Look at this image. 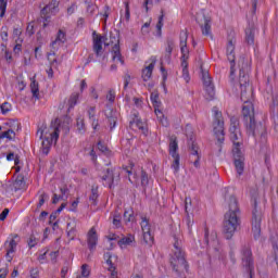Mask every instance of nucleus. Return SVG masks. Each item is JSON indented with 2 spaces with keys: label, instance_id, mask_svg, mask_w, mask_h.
Returning a JSON list of instances; mask_svg holds the SVG:
<instances>
[{
  "label": "nucleus",
  "instance_id": "1",
  "mask_svg": "<svg viewBox=\"0 0 278 278\" xmlns=\"http://www.w3.org/2000/svg\"><path fill=\"white\" fill-rule=\"evenodd\" d=\"M239 66V86L241 88V101L244 103L242 108L243 121L247 127V134L257 138L260 136L261 142H266V126L262 123L255 122V112L253 111V88L249 85V72L251 66L244 56H240L238 61Z\"/></svg>",
  "mask_w": 278,
  "mask_h": 278
},
{
  "label": "nucleus",
  "instance_id": "2",
  "mask_svg": "<svg viewBox=\"0 0 278 278\" xmlns=\"http://www.w3.org/2000/svg\"><path fill=\"white\" fill-rule=\"evenodd\" d=\"M241 211L238 204V198L230 195L228 200V212L224 215L223 236L226 240H231L236 231H240L242 219L240 217Z\"/></svg>",
  "mask_w": 278,
  "mask_h": 278
},
{
  "label": "nucleus",
  "instance_id": "3",
  "mask_svg": "<svg viewBox=\"0 0 278 278\" xmlns=\"http://www.w3.org/2000/svg\"><path fill=\"white\" fill-rule=\"evenodd\" d=\"M174 255L169 258V264L173 270L178 275V278H186L188 273V261H186V253L181 249V240L177 235H174Z\"/></svg>",
  "mask_w": 278,
  "mask_h": 278
},
{
  "label": "nucleus",
  "instance_id": "4",
  "mask_svg": "<svg viewBox=\"0 0 278 278\" xmlns=\"http://www.w3.org/2000/svg\"><path fill=\"white\" fill-rule=\"evenodd\" d=\"M230 140H232V155L235 160V166L238 175L244 173V153H242V135L240 128H235V131H230Z\"/></svg>",
  "mask_w": 278,
  "mask_h": 278
},
{
  "label": "nucleus",
  "instance_id": "5",
  "mask_svg": "<svg viewBox=\"0 0 278 278\" xmlns=\"http://www.w3.org/2000/svg\"><path fill=\"white\" fill-rule=\"evenodd\" d=\"M241 266L243 269V275L247 278L255 277V262L253 261V252H251V248L243 247L241 249Z\"/></svg>",
  "mask_w": 278,
  "mask_h": 278
},
{
  "label": "nucleus",
  "instance_id": "6",
  "mask_svg": "<svg viewBox=\"0 0 278 278\" xmlns=\"http://www.w3.org/2000/svg\"><path fill=\"white\" fill-rule=\"evenodd\" d=\"M252 232L254 240H257L260 236H262V218L264 213H262V208L257 207V198H252Z\"/></svg>",
  "mask_w": 278,
  "mask_h": 278
},
{
  "label": "nucleus",
  "instance_id": "7",
  "mask_svg": "<svg viewBox=\"0 0 278 278\" xmlns=\"http://www.w3.org/2000/svg\"><path fill=\"white\" fill-rule=\"evenodd\" d=\"M214 111V122H213V131L216 136L218 142H225V122L223 121V113L218 111L217 108L213 109Z\"/></svg>",
  "mask_w": 278,
  "mask_h": 278
},
{
  "label": "nucleus",
  "instance_id": "8",
  "mask_svg": "<svg viewBox=\"0 0 278 278\" xmlns=\"http://www.w3.org/2000/svg\"><path fill=\"white\" fill-rule=\"evenodd\" d=\"M227 58L230 62V77L236 75V33L230 31L228 35V45L226 48Z\"/></svg>",
  "mask_w": 278,
  "mask_h": 278
},
{
  "label": "nucleus",
  "instance_id": "9",
  "mask_svg": "<svg viewBox=\"0 0 278 278\" xmlns=\"http://www.w3.org/2000/svg\"><path fill=\"white\" fill-rule=\"evenodd\" d=\"M188 149L191 155V162L195 168L201 166V153L199 152V144L195 143L194 135L188 137Z\"/></svg>",
  "mask_w": 278,
  "mask_h": 278
},
{
  "label": "nucleus",
  "instance_id": "10",
  "mask_svg": "<svg viewBox=\"0 0 278 278\" xmlns=\"http://www.w3.org/2000/svg\"><path fill=\"white\" fill-rule=\"evenodd\" d=\"M177 151H179V143L177 142V136L173 135L172 137H169V155H172L174 160L172 167L176 173L179 172L180 160L179 153H177Z\"/></svg>",
  "mask_w": 278,
  "mask_h": 278
},
{
  "label": "nucleus",
  "instance_id": "11",
  "mask_svg": "<svg viewBox=\"0 0 278 278\" xmlns=\"http://www.w3.org/2000/svg\"><path fill=\"white\" fill-rule=\"evenodd\" d=\"M150 99L152 101L156 118L160 121L163 127H168V121L166 119V117H164V113H162V111L160 110V106L162 105V101H160V93H157V91L152 92Z\"/></svg>",
  "mask_w": 278,
  "mask_h": 278
},
{
  "label": "nucleus",
  "instance_id": "12",
  "mask_svg": "<svg viewBox=\"0 0 278 278\" xmlns=\"http://www.w3.org/2000/svg\"><path fill=\"white\" fill-rule=\"evenodd\" d=\"M51 127L53 130L50 134V137H46L41 143L42 153H45V155H49V150L51 149V143L53 142V140H55V142H58V138H60V125L55 126V124L53 125V123H52Z\"/></svg>",
  "mask_w": 278,
  "mask_h": 278
},
{
  "label": "nucleus",
  "instance_id": "13",
  "mask_svg": "<svg viewBox=\"0 0 278 278\" xmlns=\"http://www.w3.org/2000/svg\"><path fill=\"white\" fill-rule=\"evenodd\" d=\"M202 80H203V86L206 92V100L213 101L214 97H216V91L214 89V84L212 83V77L210 76V72H205L202 70Z\"/></svg>",
  "mask_w": 278,
  "mask_h": 278
},
{
  "label": "nucleus",
  "instance_id": "14",
  "mask_svg": "<svg viewBox=\"0 0 278 278\" xmlns=\"http://www.w3.org/2000/svg\"><path fill=\"white\" fill-rule=\"evenodd\" d=\"M197 23L200 25L202 29L203 36L212 35V18L205 16V14L200 15L195 18Z\"/></svg>",
  "mask_w": 278,
  "mask_h": 278
},
{
  "label": "nucleus",
  "instance_id": "15",
  "mask_svg": "<svg viewBox=\"0 0 278 278\" xmlns=\"http://www.w3.org/2000/svg\"><path fill=\"white\" fill-rule=\"evenodd\" d=\"M104 114L110 123V129H114L118 121V112H116V110L112 109V106L108 104Z\"/></svg>",
  "mask_w": 278,
  "mask_h": 278
},
{
  "label": "nucleus",
  "instance_id": "16",
  "mask_svg": "<svg viewBox=\"0 0 278 278\" xmlns=\"http://www.w3.org/2000/svg\"><path fill=\"white\" fill-rule=\"evenodd\" d=\"M270 118L274 121V129H277L278 121V96H273L271 103H269Z\"/></svg>",
  "mask_w": 278,
  "mask_h": 278
},
{
  "label": "nucleus",
  "instance_id": "17",
  "mask_svg": "<svg viewBox=\"0 0 278 278\" xmlns=\"http://www.w3.org/2000/svg\"><path fill=\"white\" fill-rule=\"evenodd\" d=\"M92 36H93V51L97 58H99L103 53V39L105 37L101 35H97V31H93Z\"/></svg>",
  "mask_w": 278,
  "mask_h": 278
},
{
  "label": "nucleus",
  "instance_id": "18",
  "mask_svg": "<svg viewBox=\"0 0 278 278\" xmlns=\"http://www.w3.org/2000/svg\"><path fill=\"white\" fill-rule=\"evenodd\" d=\"M15 238H18V235H14L13 239L10 240V242L8 243V241H5L4 247H7V260L8 262H12L13 256L10 255L11 253H15L16 251V247L18 245V243L16 242V240H14Z\"/></svg>",
  "mask_w": 278,
  "mask_h": 278
},
{
  "label": "nucleus",
  "instance_id": "19",
  "mask_svg": "<svg viewBox=\"0 0 278 278\" xmlns=\"http://www.w3.org/2000/svg\"><path fill=\"white\" fill-rule=\"evenodd\" d=\"M102 181H106L108 187L110 188V190H112V188H114V169L112 168H106L103 172V175L101 176Z\"/></svg>",
  "mask_w": 278,
  "mask_h": 278
},
{
  "label": "nucleus",
  "instance_id": "20",
  "mask_svg": "<svg viewBox=\"0 0 278 278\" xmlns=\"http://www.w3.org/2000/svg\"><path fill=\"white\" fill-rule=\"evenodd\" d=\"M87 242H88V248L93 251V249L97 247V242H99V237L97 236V229L92 227L88 233H87Z\"/></svg>",
  "mask_w": 278,
  "mask_h": 278
},
{
  "label": "nucleus",
  "instance_id": "21",
  "mask_svg": "<svg viewBox=\"0 0 278 278\" xmlns=\"http://www.w3.org/2000/svg\"><path fill=\"white\" fill-rule=\"evenodd\" d=\"M245 42L248 45H255V24H249L245 28Z\"/></svg>",
  "mask_w": 278,
  "mask_h": 278
},
{
  "label": "nucleus",
  "instance_id": "22",
  "mask_svg": "<svg viewBox=\"0 0 278 278\" xmlns=\"http://www.w3.org/2000/svg\"><path fill=\"white\" fill-rule=\"evenodd\" d=\"M58 5H60V1L52 0L41 10V15L47 16L49 12H51V14H55L58 12Z\"/></svg>",
  "mask_w": 278,
  "mask_h": 278
},
{
  "label": "nucleus",
  "instance_id": "23",
  "mask_svg": "<svg viewBox=\"0 0 278 278\" xmlns=\"http://www.w3.org/2000/svg\"><path fill=\"white\" fill-rule=\"evenodd\" d=\"M12 188L14 192H18V190H26L27 184L25 182V177L23 175H18L14 180Z\"/></svg>",
  "mask_w": 278,
  "mask_h": 278
},
{
  "label": "nucleus",
  "instance_id": "24",
  "mask_svg": "<svg viewBox=\"0 0 278 278\" xmlns=\"http://www.w3.org/2000/svg\"><path fill=\"white\" fill-rule=\"evenodd\" d=\"M173 49H175V39L168 37L166 39V47H165V60H166V62H170V55H173Z\"/></svg>",
  "mask_w": 278,
  "mask_h": 278
},
{
  "label": "nucleus",
  "instance_id": "25",
  "mask_svg": "<svg viewBox=\"0 0 278 278\" xmlns=\"http://www.w3.org/2000/svg\"><path fill=\"white\" fill-rule=\"evenodd\" d=\"M180 51L181 54H188V30H181L180 33Z\"/></svg>",
  "mask_w": 278,
  "mask_h": 278
},
{
  "label": "nucleus",
  "instance_id": "26",
  "mask_svg": "<svg viewBox=\"0 0 278 278\" xmlns=\"http://www.w3.org/2000/svg\"><path fill=\"white\" fill-rule=\"evenodd\" d=\"M134 125H136V127H138V129H140V131H142L143 136H149V128H147V126L143 124L142 119L130 121V123H129L130 129H134Z\"/></svg>",
  "mask_w": 278,
  "mask_h": 278
},
{
  "label": "nucleus",
  "instance_id": "27",
  "mask_svg": "<svg viewBox=\"0 0 278 278\" xmlns=\"http://www.w3.org/2000/svg\"><path fill=\"white\" fill-rule=\"evenodd\" d=\"M113 53V60H118L121 64H125V61L123 60V55L121 54V40H116V43L113 46L112 49Z\"/></svg>",
  "mask_w": 278,
  "mask_h": 278
},
{
  "label": "nucleus",
  "instance_id": "28",
  "mask_svg": "<svg viewBox=\"0 0 278 278\" xmlns=\"http://www.w3.org/2000/svg\"><path fill=\"white\" fill-rule=\"evenodd\" d=\"M153 68H155V60H152L151 64L142 70V79L147 81L153 75Z\"/></svg>",
  "mask_w": 278,
  "mask_h": 278
},
{
  "label": "nucleus",
  "instance_id": "29",
  "mask_svg": "<svg viewBox=\"0 0 278 278\" xmlns=\"http://www.w3.org/2000/svg\"><path fill=\"white\" fill-rule=\"evenodd\" d=\"M66 230H67V238H70V240H75V237L77 236V227L72 223H67Z\"/></svg>",
  "mask_w": 278,
  "mask_h": 278
},
{
  "label": "nucleus",
  "instance_id": "30",
  "mask_svg": "<svg viewBox=\"0 0 278 278\" xmlns=\"http://www.w3.org/2000/svg\"><path fill=\"white\" fill-rule=\"evenodd\" d=\"M270 242H271V247H273V250H274V260L278 266V262H277V251H278V244H277V241H278V236L277 235H270V238H269Z\"/></svg>",
  "mask_w": 278,
  "mask_h": 278
},
{
  "label": "nucleus",
  "instance_id": "31",
  "mask_svg": "<svg viewBox=\"0 0 278 278\" xmlns=\"http://www.w3.org/2000/svg\"><path fill=\"white\" fill-rule=\"evenodd\" d=\"M30 90L35 99H40V88L38 87V81L34 78L30 83Z\"/></svg>",
  "mask_w": 278,
  "mask_h": 278
},
{
  "label": "nucleus",
  "instance_id": "32",
  "mask_svg": "<svg viewBox=\"0 0 278 278\" xmlns=\"http://www.w3.org/2000/svg\"><path fill=\"white\" fill-rule=\"evenodd\" d=\"M97 199H99V186H92L89 201H91L92 205H97Z\"/></svg>",
  "mask_w": 278,
  "mask_h": 278
},
{
  "label": "nucleus",
  "instance_id": "33",
  "mask_svg": "<svg viewBox=\"0 0 278 278\" xmlns=\"http://www.w3.org/2000/svg\"><path fill=\"white\" fill-rule=\"evenodd\" d=\"M135 238L132 235H129L127 237H123L119 241H118V245L119 247H127L129 244H131V242H134Z\"/></svg>",
  "mask_w": 278,
  "mask_h": 278
},
{
  "label": "nucleus",
  "instance_id": "34",
  "mask_svg": "<svg viewBox=\"0 0 278 278\" xmlns=\"http://www.w3.org/2000/svg\"><path fill=\"white\" fill-rule=\"evenodd\" d=\"M79 99V93H72L68 99V110H73L75 105H77V101Z\"/></svg>",
  "mask_w": 278,
  "mask_h": 278
},
{
  "label": "nucleus",
  "instance_id": "35",
  "mask_svg": "<svg viewBox=\"0 0 278 278\" xmlns=\"http://www.w3.org/2000/svg\"><path fill=\"white\" fill-rule=\"evenodd\" d=\"M15 136L16 134L14 132V130L9 129L0 134V140H2L3 138H7L8 140H14Z\"/></svg>",
  "mask_w": 278,
  "mask_h": 278
},
{
  "label": "nucleus",
  "instance_id": "36",
  "mask_svg": "<svg viewBox=\"0 0 278 278\" xmlns=\"http://www.w3.org/2000/svg\"><path fill=\"white\" fill-rule=\"evenodd\" d=\"M56 42H61V45L66 42V33H63L62 29L59 30L56 39L52 41V45H56Z\"/></svg>",
  "mask_w": 278,
  "mask_h": 278
},
{
  "label": "nucleus",
  "instance_id": "37",
  "mask_svg": "<svg viewBox=\"0 0 278 278\" xmlns=\"http://www.w3.org/2000/svg\"><path fill=\"white\" fill-rule=\"evenodd\" d=\"M240 126V119L236 116L230 117V128L229 131H236Z\"/></svg>",
  "mask_w": 278,
  "mask_h": 278
},
{
  "label": "nucleus",
  "instance_id": "38",
  "mask_svg": "<svg viewBox=\"0 0 278 278\" xmlns=\"http://www.w3.org/2000/svg\"><path fill=\"white\" fill-rule=\"evenodd\" d=\"M182 66V77L185 81L188 84L190 81V74L188 73V62L181 63Z\"/></svg>",
  "mask_w": 278,
  "mask_h": 278
},
{
  "label": "nucleus",
  "instance_id": "39",
  "mask_svg": "<svg viewBox=\"0 0 278 278\" xmlns=\"http://www.w3.org/2000/svg\"><path fill=\"white\" fill-rule=\"evenodd\" d=\"M104 260L106 261V264L109 266L108 270H112L113 268H116L114 266V263L112 262V253L110 252L104 253Z\"/></svg>",
  "mask_w": 278,
  "mask_h": 278
},
{
  "label": "nucleus",
  "instance_id": "40",
  "mask_svg": "<svg viewBox=\"0 0 278 278\" xmlns=\"http://www.w3.org/2000/svg\"><path fill=\"white\" fill-rule=\"evenodd\" d=\"M162 27H164V10H161V15L159 16V22L156 24V29L160 35H162Z\"/></svg>",
  "mask_w": 278,
  "mask_h": 278
},
{
  "label": "nucleus",
  "instance_id": "41",
  "mask_svg": "<svg viewBox=\"0 0 278 278\" xmlns=\"http://www.w3.org/2000/svg\"><path fill=\"white\" fill-rule=\"evenodd\" d=\"M141 229H142L143 233L151 232V226H149V220L146 217L142 218Z\"/></svg>",
  "mask_w": 278,
  "mask_h": 278
},
{
  "label": "nucleus",
  "instance_id": "42",
  "mask_svg": "<svg viewBox=\"0 0 278 278\" xmlns=\"http://www.w3.org/2000/svg\"><path fill=\"white\" fill-rule=\"evenodd\" d=\"M124 220H125V223L136 222V216L134 215V212L131 211V213H129L128 211H125Z\"/></svg>",
  "mask_w": 278,
  "mask_h": 278
},
{
  "label": "nucleus",
  "instance_id": "43",
  "mask_svg": "<svg viewBox=\"0 0 278 278\" xmlns=\"http://www.w3.org/2000/svg\"><path fill=\"white\" fill-rule=\"evenodd\" d=\"M141 186L143 188H147V186H149V174H147L144 169L141 170Z\"/></svg>",
  "mask_w": 278,
  "mask_h": 278
},
{
  "label": "nucleus",
  "instance_id": "44",
  "mask_svg": "<svg viewBox=\"0 0 278 278\" xmlns=\"http://www.w3.org/2000/svg\"><path fill=\"white\" fill-rule=\"evenodd\" d=\"M76 127L79 134H85L86 132V124L84 123V119H77L76 122Z\"/></svg>",
  "mask_w": 278,
  "mask_h": 278
},
{
  "label": "nucleus",
  "instance_id": "45",
  "mask_svg": "<svg viewBox=\"0 0 278 278\" xmlns=\"http://www.w3.org/2000/svg\"><path fill=\"white\" fill-rule=\"evenodd\" d=\"M143 242L150 247L153 244V237L151 236V232H143Z\"/></svg>",
  "mask_w": 278,
  "mask_h": 278
},
{
  "label": "nucleus",
  "instance_id": "46",
  "mask_svg": "<svg viewBox=\"0 0 278 278\" xmlns=\"http://www.w3.org/2000/svg\"><path fill=\"white\" fill-rule=\"evenodd\" d=\"M85 3H86V5H87V12H88V14H94V8H96V5L92 4V0H86Z\"/></svg>",
  "mask_w": 278,
  "mask_h": 278
},
{
  "label": "nucleus",
  "instance_id": "47",
  "mask_svg": "<svg viewBox=\"0 0 278 278\" xmlns=\"http://www.w3.org/2000/svg\"><path fill=\"white\" fill-rule=\"evenodd\" d=\"M2 114H8V112H10V110H12V104H10L9 102H4L1 104L0 106Z\"/></svg>",
  "mask_w": 278,
  "mask_h": 278
},
{
  "label": "nucleus",
  "instance_id": "48",
  "mask_svg": "<svg viewBox=\"0 0 278 278\" xmlns=\"http://www.w3.org/2000/svg\"><path fill=\"white\" fill-rule=\"evenodd\" d=\"M5 8H8V2L4 0H0V17L3 18L5 16Z\"/></svg>",
  "mask_w": 278,
  "mask_h": 278
},
{
  "label": "nucleus",
  "instance_id": "49",
  "mask_svg": "<svg viewBox=\"0 0 278 278\" xmlns=\"http://www.w3.org/2000/svg\"><path fill=\"white\" fill-rule=\"evenodd\" d=\"M211 242L212 247H216V244H218V235L214 231L211 233ZM215 251H218V248H215Z\"/></svg>",
  "mask_w": 278,
  "mask_h": 278
},
{
  "label": "nucleus",
  "instance_id": "50",
  "mask_svg": "<svg viewBox=\"0 0 278 278\" xmlns=\"http://www.w3.org/2000/svg\"><path fill=\"white\" fill-rule=\"evenodd\" d=\"M36 244H38L36 236L30 235V237L28 239V247H29V249H34V247H36Z\"/></svg>",
  "mask_w": 278,
  "mask_h": 278
},
{
  "label": "nucleus",
  "instance_id": "51",
  "mask_svg": "<svg viewBox=\"0 0 278 278\" xmlns=\"http://www.w3.org/2000/svg\"><path fill=\"white\" fill-rule=\"evenodd\" d=\"M81 275L83 277H90V270L88 269V264H84L81 266Z\"/></svg>",
  "mask_w": 278,
  "mask_h": 278
},
{
  "label": "nucleus",
  "instance_id": "52",
  "mask_svg": "<svg viewBox=\"0 0 278 278\" xmlns=\"http://www.w3.org/2000/svg\"><path fill=\"white\" fill-rule=\"evenodd\" d=\"M98 149L99 151H101V153H108V151H110L108 149V146H105V143H102L101 141L98 142Z\"/></svg>",
  "mask_w": 278,
  "mask_h": 278
},
{
  "label": "nucleus",
  "instance_id": "53",
  "mask_svg": "<svg viewBox=\"0 0 278 278\" xmlns=\"http://www.w3.org/2000/svg\"><path fill=\"white\" fill-rule=\"evenodd\" d=\"M130 16H131V13L129 11V2H125V18H126L127 23H128Z\"/></svg>",
  "mask_w": 278,
  "mask_h": 278
},
{
  "label": "nucleus",
  "instance_id": "54",
  "mask_svg": "<svg viewBox=\"0 0 278 278\" xmlns=\"http://www.w3.org/2000/svg\"><path fill=\"white\" fill-rule=\"evenodd\" d=\"M26 34H28V36H34V34H36V31L34 30V24L29 23L27 25Z\"/></svg>",
  "mask_w": 278,
  "mask_h": 278
},
{
  "label": "nucleus",
  "instance_id": "55",
  "mask_svg": "<svg viewBox=\"0 0 278 278\" xmlns=\"http://www.w3.org/2000/svg\"><path fill=\"white\" fill-rule=\"evenodd\" d=\"M45 199H47V193H42L39 199V203L37 204V207L40 208L45 205Z\"/></svg>",
  "mask_w": 278,
  "mask_h": 278
},
{
  "label": "nucleus",
  "instance_id": "56",
  "mask_svg": "<svg viewBox=\"0 0 278 278\" xmlns=\"http://www.w3.org/2000/svg\"><path fill=\"white\" fill-rule=\"evenodd\" d=\"M8 214H10V208H4L2 214H0V220H5V218H8Z\"/></svg>",
  "mask_w": 278,
  "mask_h": 278
},
{
  "label": "nucleus",
  "instance_id": "57",
  "mask_svg": "<svg viewBox=\"0 0 278 278\" xmlns=\"http://www.w3.org/2000/svg\"><path fill=\"white\" fill-rule=\"evenodd\" d=\"M106 99L111 102L114 103V100L116 99V96L114 94V92L112 90L109 91Z\"/></svg>",
  "mask_w": 278,
  "mask_h": 278
},
{
  "label": "nucleus",
  "instance_id": "58",
  "mask_svg": "<svg viewBox=\"0 0 278 278\" xmlns=\"http://www.w3.org/2000/svg\"><path fill=\"white\" fill-rule=\"evenodd\" d=\"M113 225H115V227H121V216H118V215L114 216Z\"/></svg>",
  "mask_w": 278,
  "mask_h": 278
},
{
  "label": "nucleus",
  "instance_id": "59",
  "mask_svg": "<svg viewBox=\"0 0 278 278\" xmlns=\"http://www.w3.org/2000/svg\"><path fill=\"white\" fill-rule=\"evenodd\" d=\"M59 213H56V211L52 212L50 217H49V225H51V223H53L55 220V218H58Z\"/></svg>",
  "mask_w": 278,
  "mask_h": 278
},
{
  "label": "nucleus",
  "instance_id": "60",
  "mask_svg": "<svg viewBox=\"0 0 278 278\" xmlns=\"http://www.w3.org/2000/svg\"><path fill=\"white\" fill-rule=\"evenodd\" d=\"M0 36L4 42H8V30L2 28Z\"/></svg>",
  "mask_w": 278,
  "mask_h": 278
},
{
  "label": "nucleus",
  "instance_id": "61",
  "mask_svg": "<svg viewBox=\"0 0 278 278\" xmlns=\"http://www.w3.org/2000/svg\"><path fill=\"white\" fill-rule=\"evenodd\" d=\"M124 79H125L124 88H127V86H129V81H131V76L129 74H126Z\"/></svg>",
  "mask_w": 278,
  "mask_h": 278
},
{
  "label": "nucleus",
  "instance_id": "62",
  "mask_svg": "<svg viewBox=\"0 0 278 278\" xmlns=\"http://www.w3.org/2000/svg\"><path fill=\"white\" fill-rule=\"evenodd\" d=\"M58 255H60V251H54L50 253L52 262H55V260H58Z\"/></svg>",
  "mask_w": 278,
  "mask_h": 278
},
{
  "label": "nucleus",
  "instance_id": "63",
  "mask_svg": "<svg viewBox=\"0 0 278 278\" xmlns=\"http://www.w3.org/2000/svg\"><path fill=\"white\" fill-rule=\"evenodd\" d=\"M30 277L31 278H38L39 277L38 268H35V269L30 270Z\"/></svg>",
  "mask_w": 278,
  "mask_h": 278
},
{
  "label": "nucleus",
  "instance_id": "64",
  "mask_svg": "<svg viewBox=\"0 0 278 278\" xmlns=\"http://www.w3.org/2000/svg\"><path fill=\"white\" fill-rule=\"evenodd\" d=\"M8 277V268H0V278Z\"/></svg>",
  "mask_w": 278,
  "mask_h": 278
}]
</instances>
